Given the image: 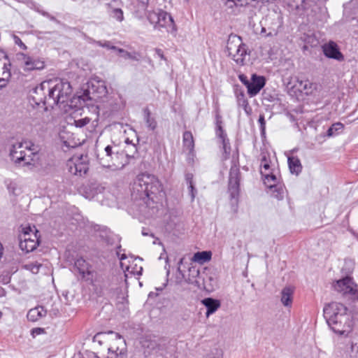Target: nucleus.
Masks as SVG:
<instances>
[{"mask_svg":"<svg viewBox=\"0 0 358 358\" xmlns=\"http://www.w3.org/2000/svg\"><path fill=\"white\" fill-rule=\"evenodd\" d=\"M215 118H216V125L217 126H218V124L221 125L222 124V120H221L222 117L218 113H217Z\"/></svg>","mask_w":358,"mask_h":358,"instance_id":"5fc2aeb1","label":"nucleus"},{"mask_svg":"<svg viewBox=\"0 0 358 358\" xmlns=\"http://www.w3.org/2000/svg\"><path fill=\"white\" fill-rule=\"evenodd\" d=\"M238 78L240 81L247 87L250 82L247 76L244 74H240L238 75Z\"/></svg>","mask_w":358,"mask_h":358,"instance_id":"8fccbe9b","label":"nucleus"},{"mask_svg":"<svg viewBox=\"0 0 358 358\" xmlns=\"http://www.w3.org/2000/svg\"><path fill=\"white\" fill-rule=\"evenodd\" d=\"M142 235L143 236H154L152 234H150L146 229H143L142 230Z\"/></svg>","mask_w":358,"mask_h":358,"instance_id":"4d7b16f0","label":"nucleus"},{"mask_svg":"<svg viewBox=\"0 0 358 358\" xmlns=\"http://www.w3.org/2000/svg\"><path fill=\"white\" fill-rule=\"evenodd\" d=\"M148 20L151 24H155V28L165 27L175 30L173 17L166 11L159 10L158 11L149 12Z\"/></svg>","mask_w":358,"mask_h":358,"instance_id":"6e6552de","label":"nucleus"},{"mask_svg":"<svg viewBox=\"0 0 358 358\" xmlns=\"http://www.w3.org/2000/svg\"><path fill=\"white\" fill-rule=\"evenodd\" d=\"M24 71L41 70L44 68V62L24 55Z\"/></svg>","mask_w":358,"mask_h":358,"instance_id":"4be33fe9","label":"nucleus"},{"mask_svg":"<svg viewBox=\"0 0 358 358\" xmlns=\"http://www.w3.org/2000/svg\"><path fill=\"white\" fill-rule=\"evenodd\" d=\"M189 272L192 273L193 277H196L199 275V271L196 269L195 267H191L189 268Z\"/></svg>","mask_w":358,"mask_h":358,"instance_id":"603ef678","label":"nucleus"},{"mask_svg":"<svg viewBox=\"0 0 358 358\" xmlns=\"http://www.w3.org/2000/svg\"><path fill=\"white\" fill-rule=\"evenodd\" d=\"M109 8H110V16L115 19L118 22H122L124 20V14L123 11L121 8H117L112 7L111 4H108Z\"/></svg>","mask_w":358,"mask_h":358,"instance_id":"72a5a7b5","label":"nucleus"},{"mask_svg":"<svg viewBox=\"0 0 358 358\" xmlns=\"http://www.w3.org/2000/svg\"><path fill=\"white\" fill-rule=\"evenodd\" d=\"M22 142L12 145L9 150L10 160L15 164H20L22 160Z\"/></svg>","mask_w":358,"mask_h":358,"instance_id":"6ab92c4d","label":"nucleus"},{"mask_svg":"<svg viewBox=\"0 0 358 358\" xmlns=\"http://www.w3.org/2000/svg\"><path fill=\"white\" fill-rule=\"evenodd\" d=\"M91 119L85 117L78 120H74L73 124L78 128H82L90 123Z\"/></svg>","mask_w":358,"mask_h":358,"instance_id":"58836bf2","label":"nucleus"},{"mask_svg":"<svg viewBox=\"0 0 358 358\" xmlns=\"http://www.w3.org/2000/svg\"><path fill=\"white\" fill-rule=\"evenodd\" d=\"M265 185L271 189L273 192H277L276 197L281 196L283 192L282 185L280 184V179L273 171L262 176Z\"/></svg>","mask_w":358,"mask_h":358,"instance_id":"ddd939ff","label":"nucleus"},{"mask_svg":"<svg viewBox=\"0 0 358 358\" xmlns=\"http://www.w3.org/2000/svg\"><path fill=\"white\" fill-rule=\"evenodd\" d=\"M212 253L210 251H202L194 253L192 261L203 264L211 259Z\"/></svg>","mask_w":358,"mask_h":358,"instance_id":"cd10ccee","label":"nucleus"},{"mask_svg":"<svg viewBox=\"0 0 358 358\" xmlns=\"http://www.w3.org/2000/svg\"><path fill=\"white\" fill-rule=\"evenodd\" d=\"M3 75L4 77L0 78V90L6 86L8 78L10 76L9 71H4Z\"/></svg>","mask_w":358,"mask_h":358,"instance_id":"a19ab883","label":"nucleus"},{"mask_svg":"<svg viewBox=\"0 0 358 358\" xmlns=\"http://www.w3.org/2000/svg\"><path fill=\"white\" fill-rule=\"evenodd\" d=\"M109 285L108 279L102 275L96 276L92 280V285L96 294L99 296H103Z\"/></svg>","mask_w":358,"mask_h":358,"instance_id":"a211bd4d","label":"nucleus"},{"mask_svg":"<svg viewBox=\"0 0 358 358\" xmlns=\"http://www.w3.org/2000/svg\"><path fill=\"white\" fill-rule=\"evenodd\" d=\"M273 20L271 26L266 29V27H262L261 33L265 34L266 36H275L279 32L280 29L282 27L283 24L282 17L280 14L275 13V15L271 17Z\"/></svg>","mask_w":358,"mask_h":358,"instance_id":"f3484780","label":"nucleus"},{"mask_svg":"<svg viewBox=\"0 0 358 358\" xmlns=\"http://www.w3.org/2000/svg\"><path fill=\"white\" fill-rule=\"evenodd\" d=\"M188 281L189 283H199L197 280H192L191 278H188Z\"/></svg>","mask_w":358,"mask_h":358,"instance_id":"052dcab7","label":"nucleus"},{"mask_svg":"<svg viewBox=\"0 0 358 358\" xmlns=\"http://www.w3.org/2000/svg\"><path fill=\"white\" fill-rule=\"evenodd\" d=\"M185 180L188 185H189L190 184H193V174L190 173H186Z\"/></svg>","mask_w":358,"mask_h":358,"instance_id":"3c124183","label":"nucleus"},{"mask_svg":"<svg viewBox=\"0 0 358 358\" xmlns=\"http://www.w3.org/2000/svg\"><path fill=\"white\" fill-rule=\"evenodd\" d=\"M322 50L324 55L328 58L334 59L339 62L344 60V56L339 50L338 45L333 41L324 44L322 46Z\"/></svg>","mask_w":358,"mask_h":358,"instance_id":"dca6fc26","label":"nucleus"},{"mask_svg":"<svg viewBox=\"0 0 358 358\" xmlns=\"http://www.w3.org/2000/svg\"><path fill=\"white\" fill-rule=\"evenodd\" d=\"M74 268L78 270L83 278L89 275L91 273L89 264L82 257L77 259L74 263Z\"/></svg>","mask_w":358,"mask_h":358,"instance_id":"393cba45","label":"nucleus"},{"mask_svg":"<svg viewBox=\"0 0 358 358\" xmlns=\"http://www.w3.org/2000/svg\"><path fill=\"white\" fill-rule=\"evenodd\" d=\"M265 185L271 189L273 192H277L276 197L281 196L283 192L282 185L280 184V179L273 171L262 176Z\"/></svg>","mask_w":358,"mask_h":358,"instance_id":"f8f14e48","label":"nucleus"},{"mask_svg":"<svg viewBox=\"0 0 358 358\" xmlns=\"http://www.w3.org/2000/svg\"><path fill=\"white\" fill-rule=\"evenodd\" d=\"M258 122H259V123L260 124L261 131H262V134H264L265 132V128H266V122H265V120H264V115H259Z\"/></svg>","mask_w":358,"mask_h":358,"instance_id":"49530a36","label":"nucleus"},{"mask_svg":"<svg viewBox=\"0 0 358 358\" xmlns=\"http://www.w3.org/2000/svg\"><path fill=\"white\" fill-rule=\"evenodd\" d=\"M117 255L118 256L120 260V266L122 270H125L126 271H128L134 275H140L142 274L143 271V267L138 266L137 267L136 265H135L134 267H132L131 266L126 264V263L124 262L127 259V257L125 254H121L120 253V251H117Z\"/></svg>","mask_w":358,"mask_h":358,"instance_id":"aec40b11","label":"nucleus"},{"mask_svg":"<svg viewBox=\"0 0 358 358\" xmlns=\"http://www.w3.org/2000/svg\"><path fill=\"white\" fill-rule=\"evenodd\" d=\"M117 249H118L119 250H121V245H119V246L117 247Z\"/></svg>","mask_w":358,"mask_h":358,"instance_id":"338daca9","label":"nucleus"},{"mask_svg":"<svg viewBox=\"0 0 358 358\" xmlns=\"http://www.w3.org/2000/svg\"><path fill=\"white\" fill-rule=\"evenodd\" d=\"M132 189L147 206H150V201L157 203L163 196L160 181L155 176L148 173H141L136 177Z\"/></svg>","mask_w":358,"mask_h":358,"instance_id":"7ed1b4c3","label":"nucleus"},{"mask_svg":"<svg viewBox=\"0 0 358 358\" xmlns=\"http://www.w3.org/2000/svg\"><path fill=\"white\" fill-rule=\"evenodd\" d=\"M240 171L237 166L231 167L229 177V192L231 199H235L239 194Z\"/></svg>","mask_w":358,"mask_h":358,"instance_id":"9b49d317","label":"nucleus"},{"mask_svg":"<svg viewBox=\"0 0 358 358\" xmlns=\"http://www.w3.org/2000/svg\"><path fill=\"white\" fill-rule=\"evenodd\" d=\"M41 266V264L35 262L24 265V268L30 271L34 274H36L38 273Z\"/></svg>","mask_w":358,"mask_h":358,"instance_id":"e433bc0d","label":"nucleus"},{"mask_svg":"<svg viewBox=\"0 0 358 358\" xmlns=\"http://www.w3.org/2000/svg\"><path fill=\"white\" fill-rule=\"evenodd\" d=\"M42 14H43V15H45V16H47V17H50V19L51 20H55V17L50 16V15L48 13H47L43 12Z\"/></svg>","mask_w":358,"mask_h":358,"instance_id":"13d9d810","label":"nucleus"},{"mask_svg":"<svg viewBox=\"0 0 358 358\" xmlns=\"http://www.w3.org/2000/svg\"><path fill=\"white\" fill-rule=\"evenodd\" d=\"M295 87H296L301 92L308 95L311 94L313 90L316 89L317 84L310 82L308 79L302 80L297 78Z\"/></svg>","mask_w":358,"mask_h":358,"instance_id":"412c9836","label":"nucleus"},{"mask_svg":"<svg viewBox=\"0 0 358 358\" xmlns=\"http://www.w3.org/2000/svg\"><path fill=\"white\" fill-rule=\"evenodd\" d=\"M40 147L31 141H24V166L31 169L39 165Z\"/></svg>","mask_w":358,"mask_h":358,"instance_id":"0eeeda50","label":"nucleus"},{"mask_svg":"<svg viewBox=\"0 0 358 358\" xmlns=\"http://www.w3.org/2000/svg\"><path fill=\"white\" fill-rule=\"evenodd\" d=\"M176 343L175 341H169L167 343L164 344L166 345V348L164 352H162L161 355L164 357V358H176L175 354L176 352Z\"/></svg>","mask_w":358,"mask_h":358,"instance_id":"c85d7f7f","label":"nucleus"},{"mask_svg":"<svg viewBox=\"0 0 358 358\" xmlns=\"http://www.w3.org/2000/svg\"><path fill=\"white\" fill-rule=\"evenodd\" d=\"M227 50L229 55L238 65H244L248 52L246 45L242 41L241 37L236 35H230L227 41Z\"/></svg>","mask_w":358,"mask_h":358,"instance_id":"20e7f679","label":"nucleus"},{"mask_svg":"<svg viewBox=\"0 0 358 358\" xmlns=\"http://www.w3.org/2000/svg\"><path fill=\"white\" fill-rule=\"evenodd\" d=\"M125 143L128 144V145H129L131 143V142H130L128 138L125 141Z\"/></svg>","mask_w":358,"mask_h":358,"instance_id":"0e129e2a","label":"nucleus"},{"mask_svg":"<svg viewBox=\"0 0 358 358\" xmlns=\"http://www.w3.org/2000/svg\"><path fill=\"white\" fill-rule=\"evenodd\" d=\"M69 171L73 175L82 176L88 171V164L83 160V157H73L66 163Z\"/></svg>","mask_w":358,"mask_h":358,"instance_id":"9d476101","label":"nucleus"},{"mask_svg":"<svg viewBox=\"0 0 358 358\" xmlns=\"http://www.w3.org/2000/svg\"><path fill=\"white\" fill-rule=\"evenodd\" d=\"M203 305H204L207 309L206 317H209L210 315L216 312V310L220 307V302L217 299L213 298H206L201 301Z\"/></svg>","mask_w":358,"mask_h":358,"instance_id":"5701e85b","label":"nucleus"},{"mask_svg":"<svg viewBox=\"0 0 358 358\" xmlns=\"http://www.w3.org/2000/svg\"><path fill=\"white\" fill-rule=\"evenodd\" d=\"M221 141H222V144L223 150L225 154L224 158L227 159V158H228V157L230 154V150H231L229 141L227 138V139H224Z\"/></svg>","mask_w":358,"mask_h":358,"instance_id":"ea45409f","label":"nucleus"},{"mask_svg":"<svg viewBox=\"0 0 358 358\" xmlns=\"http://www.w3.org/2000/svg\"><path fill=\"white\" fill-rule=\"evenodd\" d=\"M145 120L147 127L150 129L154 130L156 128L157 122L155 120L150 116V112L148 110H145Z\"/></svg>","mask_w":358,"mask_h":358,"instance_id":"c9c22d12","label":"nucleus"},{"mask_svg":"<svg viewBox=\"0 0 358 358\" xmlns=\"http://www.w3.org/2000/svg\"><path fill=\"white\" fill-rule=\"evenodd\" d=\"M116 50L119 53L120 56L125 59H131L134 61L139 60V54L137 52H129L122 48H117Z\"/></svg>","mask_w":358,"mask_h":358,"instance_id":"7c9ffc66","label":"nucleus"},{"mask_svg":"<svg viewBox=\"0 0 358 358\" xmlns=\"http://www.w3.org/2000/svg\"><path fill=\"white\" fill-rule=\"evenodd\" d=\"M216 134L221 139V141L224 139H227V134L225 133L222 125L220 124H218V126H217Z\"/></svg>","mask_w":358,"mask_h":358,"instance_id":"79ce46f5","label":"nucleus"},{"mask_svg":"<svg viewBox=\"0 0 358 358\" xmlns=\"http://www.w3.org/2000/svg\"><path fill=\"white\" fill-rule=\"evenodd\" d=\"M288 166L292 174L299 175L302 171V165L299 159L296 157H288Z\"/></svg>","mask_w":358,"mask_h":358,"instance_id":"bb28decb","label":"nucleus"},{"mask_svg":"<svg viewBox=\"0 0 358 358\" xmlns=\"http://www.w3.org/2000/svg\"><path fill=\"white\" fill-rule=\"evenodd\" d=\"M202 278L203 287L208 290L213 289L216 282L213 277L206 274V275L203 276Z\"/></svg>","mask_w":358,"mask_h":358,"instance_id":"f704fd0d","label":"nucleus"},{"mask_svg":"<svg viewBox=\"0 0 358 358\" xmlns=\"http://www.w3.org/2000/svg\"><path fill=\"white\" fill-rule=\"evenodd\" d=\"M271 0H227V3L233 2L236 6H244L248 4H258L259 3L268 2Z\"/></svg>","mask_w":358,"mask_h":358,"instance_id":"473e14b6","label":"nucleus"},{"mask_svg":"<svg viewBox=\"0 0 358 358\" xmlns=\"http://www.w3.org/2000/svg\"><path fill=\"white\" fill-rule=\"evenodd\" d=\"M183 145L190 153L193 152L194 148V141L192 132L186 131L183 134Z\"/></svg>","mask_w":358,"mask_h":358,"instance_id":"c756f323","label":"nucleus"},{"mask_svg":"<svg viewBox=\"0 0 358 358\" xmlns=\"http://www.w3.org/2000/svg\"><path fill=\"white\" fill-rule=\"evenodd\" d=\"M126 151L127 152L131 153V155L132 157H134V154H136L137 152V149H136V145L134 143H131L129 145H128L127 147Z\"/></svg>","mask_w":358,"mask_h":358,"instance_id":"de8ad7c7","label":"nucleus"},{"mask_svg":"<svg viewBox=\"0 0 358 358\" xmlns=\"http://www.w3.org/2000/svg\"><path fill=\"white\" fill-rule=\"evenodd\" d=\"M324 317L336 334L348 336L352 332L354 321L348 308L343 303L331 302L324 308Z\"/></svg>","mask_w":358,"mask_h":358,"instance_id":"f03ea898","label":"nucleus"},{"mask_svg":"<svg viewBox=\"0 0 358 358\" xmlns=\"http://www.w3.org/2000/svg\"><path fill=\"white\" fill-rule=\"evenodd\" d=\"M334 289L343 296H348L352 299L358 300V285L351 277L346 276L336 280L333 284Z\"/></svg>","mask_w":358,"mask_h":358,"instance_id":"39448f33","label":"nucleus"},{"mask_svg":"<svg viewBox=\"0 0 358 358\" xmlns=\"http://www.w3.org/2000/svg\"><path fill=\"white\" fill-rule=\"evenodd\" d=\"M114 155H115V153L113 151V147L107 145L105 148L103 152L101 155H98L99 164L103 167L110 168L113 170L117 169V166L113 162Z\"/></svg>","mask_w":358,"mask_h":358,"instance_id":"4468645a","label":"nucleus"},{"mask_svg":"<svg viewBox=\"0 0 358 358\" xmlns=\"http://www.w3.org/2000/svg\"><path fill=\"white\" fill-rule=\"evenodd\" d=\"M38 231L34 225L24 227V250L26 252L34 251L39 245Z\"/></svg>","mask_w":358,"mask_h":358,"instance_id":"1a4fd4ad","label":"nucleus"},{"mask_svg":"<svg viewBox=\"0 0 358 358\" xmlns=\"http://www.w3.org/2000/svg\"><path fill=\"white\" fill-rule=\"evenodd\" d=\"M261 174L262 176L268 173L270 171V165L268 161L266 159V157H263L261 162Z\"/></svg>","mask_w":358,"mask_h":358,"instance_id":"4c0bfd02","label":"nucleus"},{"mask_svg":"<svg viewBox=\"0 0 358 358\" xmlns=\"http://www.w3.org/2000/svg\"><path fill=\"white\" fill-rule=\"evenodd\" d=\"M294 289L291 287H285L281 291L280 301L286 307H290L293 301Z\"/></svg>","mask_w":358,"mask_h":358,"instance_id":"a878e982","label":"nucleus"},{"mask_svg":"<svg viewBox=\"0 0 358 358\" xmlns=\"http://www.w3.org/2000/svg\"><path fill=\"white\" fill-rule=\"evenodd\" d=\"M99 85L98 93L99 94V96H105L108 93L106 87L104 85L103 83H101V84L99 83Z\"/></svg>","mask_w":358,"mask_h":358,"instance_id":"a18cd8bd","label":"nucleus"},{"mask_svg":"<svg viewBox=\"0 0 358 358\" xmlns=\"http://www.w3.org/2000/svg\"><path fill=\"white\" fill-rule=\"evenodd\" d=\"M47 311L43 306H37L29 310L27 317L29 321L36 322L41 318L45 317Z\"/></svg>","mask_w":358,"mask_h":358,"instance_id":"b1692460","label":"nucleus"},{"mask_svg":"<svg viewBox=\"0 0 358 358\" xmlns=\"http://www.w3.org/2000/svg\"><path fill=\"white\" fill-rule=\"evenodd\" d=\"M138 1L142 5L143 8H145L148 4L149 0H138Z\"/></svg>","mask_w":358,"mask_h":358,"instance_id":"864d4df0","label":"nucleus"},{"mask_svg":"<svg viewBox=\"0 0 358 358\" xmlns=\"http://www.w3.org/2000/svg\"><path fill=\"white\" fill-rule=\"evenodd\" d=\"M72 89L70 83L64 80H45L29 91V103L33 110L31 122L33 127L43 128L45 123L43 111L48 106L53 107L66 102L71 96Z\"/></svg>","mask_w":358,"mask_h":358,"instance_id":"f257e3e1","label":"nucleus"},{"mask_svg":"<svg viewBox=\"0 0 358 358\" xmlns=\"http://www.w3.org/2000/svg\"><path fill=\"white\" fill-rule=\"evenodd\" d=\"M96 43L99 45V46H101V47H103V48H106L108 49H111V50H115L117 49V47L114 46V45H110V42L109 41H104V42H101V41H96Z\"/></svg>","mask_w":358,"mask_h":358,"instance_id":"c03bdc74","label":"nucleus"},{"mask_svg":"<svg viewBox=\"0 0 358 358\" xmlns=\"http://www.w3.org/2000/svg\"><path fill=\"white\" fill-rule=\"evenodd\" d=\"M109 334L113 338H111L108 348V355L107 358H126L127 347L124 338L118 334H114L112 331H110Z\"/></svg>","mask_w":358,"mask_h":358,"instance_id":"423d86ee","label":"nucleus"},{"mask_svg":"<svg viewBox=\"0 0 358 358\" xmlns=\"http://www.w3.org/2000/svg\"><path fill=\"white\" fill-rule=\"evenodd\" d=\"M15 42L19 45L22 44L21 40L19 38H16Z\"/></svg>","mask_w":358,"mask_h":358,"instance_id":"e2e57ef3","label":"nucleus"},{"mask_svg":"<svg viewBox=\"0 0 358 358\" xmlns=\"http://www.w3.org/2000/svg\"><path fill=\"white\" fill-rule=\"evenodd\" d=\"M23 48H24V49H26V48H27V47H26V45H25L24 44V45H23Z\"/></svg>","mask_w":358,"mask_h":358,"instance_id":"774afa93","label":"nucleus"},{"mask_svg":"<svg viewBox=\"0 0 358 358\" xmlns=\"http://www.w3.org/2000/svg\"><path fill=\"white\" fill-rule=\"evenodd\" d=\"M44 333L45 329L43 328L36 327L31 330V335L33 338H35L36 336L43 334Z\"/></svg>","mask_w":358,"mask_h":358,"instance_id":"37998d69","label":"nucleus"},{"mask_svg":"<svg viewBox=\"0 0 358 358\" xmlns=\"http://www.w3.org/2000/svg\"><path fill=\"white\" fill-rule=\"evenodd\" d=\"M344 128V125L341 122H336L333 124L327 130V135L329 137H331L338 134Z\"/></svg>","mask_w":358,"mask_h":358,"instance_id":"2f4dec72","label":"nucleus"},{"mask_svg":"<svg viewBox=\"0 0 358 358\" xmlns=\"http://www.w3.org/2000/svg\"><path fill=\"white\" fill-rule=\"evenodd\" d=\"M19 246L21 249H22V240L20 237H19Z\"/></svg>","mask_w":358,"mask_h":358,"instance_id":"680f3d73","label":"nucleus"},{"mask_svg":"<svg viewBox=\"0 0 358 358\" xmlns=\"http://www.w3.org/2000/svg\"><path fill=\"white\" fill-rule=\"evenodd\" d=\"M156 53L158 55V56L162 59H165L164 57V55H163V52L162 51V50L160 49H156Z\"/></svg>","mask_w":358,"mask_h":358,"instance_id":"6e6d98bb","label":"nucleus"},{"mask_svg":"<svg viewBox=\"0 0 358 358\" xmlns=\"http://www.w3.org/2000/svg\"><path fill=\"white\" fill-rule=\"evenodd\" d=\"M182 260H183V259H181L180 260V262H179V264H182Z\"/></svg>","mask_w":358,"mask_h":358,"instance_id":"69168bd1","label":"nucleus"},{"mask_svg":"<svg viewBox=\"0 0 358 358\" xmlns=\"http://www.w3.org/2000/svg\"><path fill=\"white\" fill-rule=\"evenodd\" d=\"M188 189L189 194L191 196L192 201H194L196 194V189H195L194 184H190L189 185H188Z\"/></svg>","mask_w":358,"mask_h":358,"instance_id":"09e8293b","label":"nucleus"},{"mask_svg":"<svg viewBox=\"0 0 358 358\" xmlns=\"http://www.w3.org/2000/svg\"><path fill=\"white\" fill-rule=\"evenodd\" d=\"M28 231L29 233V235H27V238H30V239H34L33 231H31L29 230H28Z\"/></svg>","mask_w":358,"mask_h":358,"instance_id":"bf43d9fd","label":"nucleus"},{"mask_svg":"<svg viewBox=\"0 0 358 358\" xmlns=\"http://www.w3.org/2000/svg\"><path fill=\"white\" fill-rule=\"evenodd\" d=\"M265 85V78L263 76L252 74L247 87L248 93L250 97L257 95Z\"/></svg>","mask_w":358,"mask_h":358,"instance_id":"2eb2a0df","label":"nucleus"}]
</instances>
